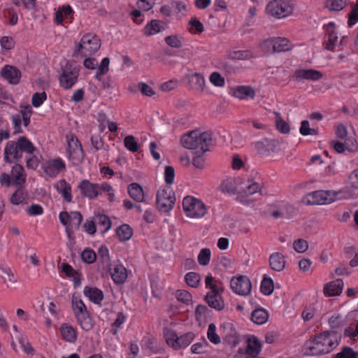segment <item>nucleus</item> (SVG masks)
Listing matches in <instances>:
<instances>
[{"label":"nucleus","mask_w":358,"mask_h":358,"mask_svg":"<svg viewBox=\"0 0 358 358\" xmlns=\"http://www.w3.org/2000/svg\"><path fill=\"white\" fill-rule=\"evenodd\" d=\"M209 80L216 87H223L225 83L224 78L218 72L212 73Z\"/></svg>","instance_id":"338daca9"},{"label":"nucleus","mask_w":358,"mask_h":358,"mask_svg":"<svg viewBox=\"0 0 358 358\" xmlns=\"http://www.w3.org/2000/svg\"><path fill=\"white\" fill-rule=\"evenodd\" d=\"M36 148L25 136H20L17 141L7 142L3 152L4 161L8 164L18 162L22 157V152L33 154Z\"/></svg>","instance_id":"f03ea898"},{"label":"nucleus","mask_w":358,"mask_h":358,"mask_svg":"<svg viewBox=\"0 0 358 358\" xmlns=\"http://www.w3.org/2000/svg\"><path fill=\"white\" fill-rule=\"evenodd\" d=\"M186 283L194 288L199 286L201 280L200 275L196 272H189L185 276Z\"/></svg>","instance_id":"49530a36"},{"label":"nucleus","mask_w":358,"mask_h":358,"mask_svg":"<svg viewBox=\"0 0 358 358\" xmlns=\"http://www.w3.org/2000/svg\"><path fill=\"white\" fill-rule=\"evenodd\" d=\"M164 334L168 345L175 350L178 338L177 333L174 330L166 328L164 330Z\"/></svg>","instance_id":"37998d69"},{"label":"nucleus","mask_w":358,"mask_h":358,"mask_svg":"<svg viewBox=\"0 0 358 358\" xmlns=\"http://www.w3.org/2000/svg\"><path fill=\"white\" fill-rule=\"evenodd\" d=\"M76 320L82 329L85 331H89L94 327V322L89 312L76 317Z\"/></svg>","instance_id":"7c9ffc66"},{"label":"nucleus","mask_w":358,"mask_h":358,"mask_svg":"<svg viewBox=\"0 0 358 358\" xmlns=\"http://www.w3.org/2000/svg\"><path fill=\"white\" fill-rule=\"evenodd\" d=\"M61 334L63 339L69 343H75L77 339V334L75 329L67 324L62 325Z\"/></svg>","instance_id":"c85d7f7f"},{"label":"nucleus","mask_w":358,"mask_h":358,"mask_svg":"<svg viewBox=\"0 0 358 358\" xmlns=\"http://www.w3.org/2000/svg\"><path fill=\"white\" fill-rule=\"evenodd\" d=\"M266 11L272 17L281 19L292 13L293 6L290 0H272L267 4Z\"/></svg>","instance_id":"423d86ee"},{"label":"nucleus","mask_w":358,"mask_h":358,"mask_svg":"<svg viewBox=\"0 0 358 358\" xmlns=\"http://www.w3.org/2000/svg\"><path fill=\"white\" fill-rule=\"evenodd\" d=\"M234 57H232V59H229L227 60L221 61L219 64V68L224 70L227 73L231 74L235 73L236 67L234 65Z\"/></svg>","instance_id":"603ef678"},{"label":"nucleus","mask_w":358,"mask_h":358,"mask_svg":"<svg viewBox=\"0 0 358 358\" xmlns=\"http://www.w3.org/2000/svg\"><path fill=\"white\" fill-rule=\"evenodd\" d=\"M348 183L351 188L358 189V169H355L348 177Z\"/></svg>","instance_id":"774afa93"},{"label":"nucleus","mask_w":358,"mask_h":358,"mask_svg":"<svg viewBox=\"0 0 358 358\" xmlns=\"http://www.w3.org/2000/svg\"><path fill=\"white\" fill-rule=\"evenodd\" d=\"M286 264L285 256L280 252L272 253L269 257V265L275 271H282Z\"/></svg>","instance_id":"5701e85b"},{"label":"nucleus","mask_w":358,"mask_h":358,"mask_svg":"<svg viewBox=\"0 0 358 358\" xmlns=\"http://www.w3.org/2000/svg\"><path fill=\"white\" fill-rule=\"evenodd\" d=\"M341 338V334L337 331H326L308 341L306 346L310 355L328 354L339 345Z\"/></svg>","instance_id":"f257e3e1"},{"label":"nucleus","mask_w":358,"mask_h":358,"mask_svg":"<svg viewBox=\"0 0 358 358\" xmlns=\"http://www.w3.org/2000/svg\"><path fill=\"white\" fill-rule=\"evenodd\" d=\"M27 196V193L22 188H19L12 194L10 201L13 205H20L26 201Z\"/></svg>","instance_id":"ea45409f"},{"label":"nucleus","mask_w":358,"mask_h":358,"mask_svg":"<svg viewBox=\"0 0 358 358\" xmlns=\"http://www.w3.org/2000/svg\"><path fill=\"white\" fill-rule=\"evenodd\" d=\"M210 260V250L208 248H203L201 250L198 255V262L200 265L206 266Z\"/></svg>","instance_id":"13d9d810"},{"label":"nucleus","mask_w":358,"mask_h":358,"mask_svg":"<svg viewBox=\"0 0 358 358\" xmlns=\"http://www.w3.org/2000/svg\"><path fill=\"white\" fill-rule=\"evenodd\" d=\"M70 224L72 227H74L75 229H78L83 221V216L78 211H72L70 213Z\"/></svg>","instance_id":"0e129e2a"},{"label":"nucleus","mask_w":358,"mask_h":358,"mask_svg":"<svg viewBox=\"0 0 358 358\" xmlns=\"http://www.w3.org/2000/svg\"><path fill=\"white\" fill-rule=\"evenodd\" d=\"M358 22V2L352 6L351 11L348 13V25L352 27Z\"/></svg>","instance_id":"680f3d73"},{"label":"nucleus","mask_w":358,"mask_h":358,"mask_svg":"<svg viewBox=\"0 0 358 358\" xmlns=\"http://www.w3.org/2000/svg\"><path fill=\"white\" fill-rule=\"evenodd\" d=\"M176 202L174 192L170 187L162 188L157 193L156 203L157 208L163 213H169Z\"/></svg>","instance_id":"6e6552de"},{"label":"nucleus","mask_w":358,"mask_h":358,"mask_svg":"<svg viewBox=\"0 0 358 358\" xmlns=\"http://www.w3.org/2000/svg\"><path fill=\"white\" fill-rule=\"evenodd\" d=\"M194 334L193 332H187L178 336V342L176 345L175 350L185 348L187 347L194 338Z\"/></svg>","instance_id":"e433bc0d"},{"label":"nucleus","mask_w":358,"mask_h":358,"mask_svg":"<svg viewBox=\"0 0 358 358\" xmlns=\"http://www.w3.org/2000/svg\"><path fill=\"white\" fill-rule=\"evenodd\" d=\"M23 171V167L18 164L13 166L12 173L17 184L21 185L22 182H24L25 181V178H22Z\"/></svg>","instance_id":"6e6d98bb"},{"label":"nucleus","mask_w":358,"mask_h":358,"mask_svg":"<svg viewBox=\"0 0 358 358\" xmlns=\"http://www.w3.org/2000/svg\"><path fill=\"white\" fill-rule=\"evenodd\" d=\"M162 27L160 21L157 20H152L144 27V34L145 36H152L161 31Z\"/></svg>","instance_id":"c9c22d12"},{"label":"nucleus","mask_w":358,"mask_h":358,"mask_svg":"<svg viewBox=\"0 0 358 358\" xmlns=\"http://www.w3.org/2000/svg\"><path fill=\"white\" fill-rule=\"evenodd\" d=\"M124 146L131 152H136L138 150V144L134 136L129 135L124 139Z\"/></svg>","instance_id":"864d4df0"},{"label":"nucleus","mask_w":358,"mask_h":358,"mask_svg":"<svg viewBox=\"0 0 358 358\" xmlns=\"http://www.w3.org/2000/svg\"><path fill=\"white\" fill-rule=\"evenodd\" d=\"M207 337L213 344H219L221 342L220 336L216 333V326L214 323L208 325Z\"/></svg>","instance_id":"de8ad7c7"},{"label":"nucleus","mask_w":358,"mask_h":358,"mask_svg":"<svg viewBox=\"0 0 358 358\" xmlns=\"http://www.w3.org/2000/svg\"><path fill=\"white\" fill-rule=\"evenodd\" d=\"M45 173L50 178L56 177L62 171H65L66 164L59 157L49 159L42 164Z\"/></svg>","instance_id":"f8f14e48"},{"label":"nucleus","mask_w":358,"mask_h":358,"mask_svg":"<svg viewBox=\"0 0 358 358\" xmlns=\"http://www.w3.org/2000/svg\"><path fill=\"white\" fill-rule=\"evenodd\" d=\"M189 24L191 26L189 31L194 34H199L203 31L204 27L203 24L196 17L192 18L189 21Z\"/></svg>","instance_id":"4d7b16f0"},{"label":"nucleus","mask_w":358,"mask_h":358,"mask_svg":"<svg viewBox=\"0 0 358 358\" xmlns=\"http://www.w3.org/2000/svg\"><path fill=\"white\" fill-rule=\"evenodd\" d=\"M81 194L90 200L99 196L98 183H92L88 180H83L78 186Z\"/></svg>","instance_id":"4468645a"},{"label":"nucleus","mask_w":358,"mask_h":358,"mask_svg":"<svg viewBox=\"0 0 358 358\" xmlns=\"http://www.w3.org/2000/svg\"><path fill=\"white\" fill-rule=\"evenodd\" d=\"M176 296L178 301L187 305L189 304L192 300V294L187 290L184 289L178 290L176 292Z\"/></svg>","instance_id":"bf43d9fd"},{"label":"nucleus","mask_w":358,"mask_h":358,"mask_svg":"<svg viewBox=\"0 0 358 358\" xmlns=\"http://www.w3.org/2000/svg\"><path fill=\"white\" fill-rule=\"evenodd\" d=\"M337 194H332L330 191L317 190L307 194L304 199L308 205H323L333 202Z\"/></svg>","instance_id":"9d476101"},{"label":"nucleus","mask_w":358,"mask_h":358,"mask_svg":"<svg viewBox=\"0 0 358 358\" xmlns=\"http://www.w3.org/2000/svg\"><path fill=\"white\" fill-rule=\"evenodd\" d=\"M32 112V108L30 105L20 106L21 119L22 118L24 127H27L30 124V118Z\"/></svg>","instance_id":"8fccbe9b"},{"label":"nucleus","mask_w":358,"mask_h":358,"mask_svg":"<svg viewBox=\"0 0 358 358\" xmlns=\"http://www.w3.org/2000/svg\"><path fill=\"white\" fill-rule=\"evenodd\" d=\"M332 358H355V351L352 348L345 346L340 352L335 355Z\"/></svg>","instance_id":"69168bd1"},{"label":"nucleus","mask_w":358,"mask_h":358,"mask_svg":"<svg viewBox=\"0 0 358 358\" xmlns=\"http://www.w3.org/2000/svg\"><path fill=\"white\" fill-rule=\"evenodd\" d=\"M128 193L129 196L136 201L141 202L144 199V193L142 187L138 183H131L128 186Z\"/></svg>","instance_id":"cd10ccee"},{"label":"nucleus","mask_w":358,"mask_h":358,"mask_svg":"<svg viewBox=\"0 0 358 358\" xmlns=\"http://www.w3.org/2000/svg\"><path fill=\"white\" fill-rule=\"evenodd\" d=\"M230 287L234 293L248 296L252 290V282L247 276L239 275L231 278Z\"/></svg>","instance_id":"9b49d317"},{"label":"nucleus","mask_w":358,"mask_h":358,"mask_svg":"<svg viewBox=\"0 0 358 358\" xmlns=\"http://www.w3.org/2000/svg\"><path fill=\"white\" fill-rule=\"evenodd\" d=\"M47 94L45 92H36L33 94L31 99V103L33 106L38 108L41 106L43 103L46 100Z\"/></svg>","instance_id":"e2e57ef3"},{"label":"nucleus","mask_w":358,"mask_h":358,"mask_svg":"<svg viewBox=\"0 0 358 358\" xmlns=\"http://www.w3.org/2000/svg\"><path fill=\"white\" fill-rule=\"evenodd\" d=\"M62 271L65 275L69 278H73V282L75 286H79L80 285V278L79 277V273L73 268V267L69 264L68 263H62Z\"/></svg>","instance_id":"2f4dec72"},{"label":"nucleus","mask_w":358,"mask_h":358,"mask_svg":"<svg viewBox=\"0 0 358 358\" xmlns=\"http://www.w3.org/2000/svg\"><path fill=\"white\" fill-rule=\"evenodd\" d=\"M66 141L68 143L67 152L82 148L80 142L73 134L66 135Z\"/></svg>","instance_id":"3c124183"},{"label":"nucleus","mask_w":358,"mask_h":358,"mask_svg":"<svg viewBox=\"0 0 358 358\" xmlns=\"http://www.w3.org/2000/svg\"><path fill=\"white\" fill-rule=\"evenodd\" d=\"M116 234L121 241H127L131 238L133 230L129 224H124L117 229Z\"/></svg>","instance_id":"f704fd0d"},{"label":"nucleus","mask_w":358,"mask_h":358,"mask_svg":"<svg viewBox=\"0 0 358 358\" xmlns=\"http://www.w3.org/2000/svg\"><path fill=\"white\" fill-rule=\"evenodd\" d=\"M249 184L245 187V189L240 192L236 197V200L243 203H247L246 196L252 195L257 192H261L262 185L257 182H253L252 180H248Z\"/></svg>","instance_id":"f3484780"},{"label":"nucleus","mask_w":358,"mask_h":358,"mask_svg":"<svg viewBox=\"0 0 358 358\" xmlns=\"http://www.w3.org/2000/svg\"><path fill=\"white\" fill-rule=\"evenodd\" d=\"M67 152L69 159L73 162L74 165H79L83 162L85 153L83 148L78 149L76 148V150H73Z\"/></svg>","instance_id":"4c0bfd02"},{"label":"nucleus","mask_w":358,"mask_h":358,"mask_svg":"<svg viewBox=\"0 0 358 358\" xmlns=\"http://www.w3.org/2000/svg\"><path fill=\"white\" fill-rule=\"evenodd\" d=\"M166 43L174 48H180L182 46L183 37L174 34L166 36L164 38Z\"/></svg>","instance_id":"c03bdc74"},{"label":"nucleus","mask_w":358,"mask_h":358,"mask_svg":"<svg viewBox=\"0 0 358 358\" xmlns=\"http://www.w3.org/2000/svg\"><path fill=\"white\" fill-rule=\"evenodd\" d=\"M189 83L192 87L195 90L201 93L203 92L205 87V79L203 76L199 73H194L189 78Z\"/></svg>","instance_id":"bb28decb"},{"label":"nucleus","mask_w":358,"mask_h":358,"mask_svg":"<svg viewBox=\"0 0 358 358\" xmlns=\"http://www.w3.org/2000/svg\"><path fill=\"white\" fill-rule=\"evenodd\" d=\"M268 318V312L263 308H257L251 314L252 321L257 324H263L266 322Z\"/></svg>","instance_id":"c756f323"},{"label":"nucleus","mask_w":358,"mask_h":358,"mask_svg":"<svg viewBox=\"0 0 358 358\" xmlns=\"http://www.w3.org/2000/svg\"><path fill=\"white\" fill-rule=\"evenodd\" d=\"M1 76L11 85L20 83L22 76L21 71L15 66L6 65L1 71Z\"/></svg>","instance_id":"2eb2a0df"},{"label":"nucleus","mask_w":358,"mask_h":358,"mask_svg":"<svg viewBox=\"0 0 358 358\" xmlns=\"http://www.w3.org/2000/svg\"><path fill=\"white\" fill-rule=\"evenodd\" d=\"M275 45V39L273 38H268L262 41L260 44V48L262 50L267 54L275 53V50H273Z\"/></svg>","instance_id":"052dcab7"},{"label":"nucleus","mask_w":358,"mask_h":358,"mask_svg":"<svg viewBox=\"0 0 358 358\" xmlns=\"http://www.w3.org/2000/svg\"><path fill=\"white\" fill-rule=\"evenodd\" d=\"M323 29L326 36L328 37V41L324 43V48L328 50L334 51L335 43L338 39L337 32L336 31V24L334 22H330L324 24Z\"/></svg>","instance_id":"dca6fc26"},{"label":"nucleus","mask_w":358,"mask_h":358,"mask_svg":"<svg viewBox=\"0 0 358 358\" xmlns=\"http://www.w3.org/2000/svg\"><path fill=\"white\" fill-rule=\"evenodd\" d=\"M275 45L273 50L275 52H286L291 49L289 41L286 38H274Z\"/></svg>","instance_id":"58836bf2"},{"label":"nucleus","mask_w":358,"mask_h":358,"mask_svg":"<svg viewBox=\"0 0 358 358\" xmlns=\"http://www.w3.org/2000/svg\"><path fill=\"white\" fill-rule=\"evenodd\" d=\"M93 217L96 227L99 228L101 234L106 233L110 229L111 221L107 215L104 214H97Z\"/></svg>","instance_id":"393cba45"},{"label":"nucleus","mask_w":358,"mask_h":358,"mask_svg":"<svg viewBox=\"0 0 358 358\" xmlns=\"http://www.w3.org/2000/svg\"><path fill=\"white\" fill-rule=\"evenodd\" d=\"M212 141V132L208 131L202 133L191 131L182 136L180 138L181 144L184 148L197 150L196 152L201 155L209 150Z\"/></svg>","instance_id":"7ed1b4c3"},{"label":"nucleus","mask_w":358,"mask_h":358,"mask_svg":"<svg viewBox=\"0 0 358 358\" xmlns=\"http://www.w3.org/2000/svg\"><path fill=\"white\" fill-rule=\"evenodd\" d=\"M183 210L186 215L192 218L203 217L207 213V209L202 201L191 196H187L182 201Z\"/></svg>","instance_id":"0eeeda50"},{"label":"nucleus","mask_w":358,"mask_h":358,"mask_svg":"<svg viewBox=\"0 0 358 358\" xmlns=\"http://www.w3.org/2000/svg\"><path fill=\"white\" fill-rule=\"evenodd\" d=\"M276 117V127L278 131L282 134H287L289 132L290 128L288 123H287L281 117L280 113H274Z\"/></svg>","instance_id":"09e8293b"},{"label":"nucleus","mask_w":358,"mask_h":358,"mask_svg":"<svg viewBox=\"0 0 358 358\" xmlns=\"http://www.w3.org/2000/svg\"><path fill=\"white\" fill-rule=\"evenodd\" d=\"M274 289L273 280L267 276H264L261 283L260 289L263 294L269 296L271 295Z\"/></svg>","instance_id":"a19ab883"},{"label":"nucleus","mask_w":358,"mask_h":358,"mask_svg":"<svg viewBox=\"0 0 358 358\" xmlns=\"http://www.w3.org/2000/svg\"><path fill=\"white\" fill-rule=\"evenodd\" d=\"M81 259L88 264H92L96 259V254L92 249L86 248L81 253Z\"/></svg>","instance_id":"5fc2aeb1"},{"label":"nucleus","mask_w":358,"mask_h":358,"mask_svg":"<svg viewBox=\"0 0 358 358\" xmlns=\"http://www.w3.org/2000/svg\"><path fill=\"white\" fill-rule=\"evenodd\" d=\"M72 309L76 317L88 313L86 306L81 299H78L74 295L72 297Z\"/></svg>","instance_id":"72a5a7b5"},{"label":"nucleus","mask_w":358,"mask_h":358,"mask_svg":"<svg viewBox=\"0 0 358 358\" xmlns=\"http://www.w3.org/2000/svg\"><path fill=\"white\" fill-rule=\"evenodd\" d=\"M101 47V41L97 36L92 34H85L73 53V57L80 55L83 57L91 56Z\"/></svg>","instance_id":"20e7f679"},{"label":"nucleus","mask_w":358,"mask_h":358,"mask_svg":"<svg viewBox=\"0 0 358 358\" xmlns=\"http://www.w3.org/2000/svg\"><path fill=\"white\" fill-rule=\"evenodd\" d=\"M205 301L210 308L217 310L220 311L224 308V302L221 296L215 297L214 296L206 295Z\"/></svg>","instance_id":"473e14b6"},{"label":"nucleus","mask_w":358,"mask_h":358,"mask_svg":"<svg viewBox=\"0 0 358 358\" xmlns=\"http://www.w3.org/2000/svg\"><path fill=\"white\" fill-rule=\"evenodd\" d=\"M55 187L65 201L67 203L72 201L71 186L64 179L59 180Z\"/></svg>","instance_id":"4be33fe9"},{"label":"nucleus","mask_w":358,"mask_h":358,"mask_svg":"<svg viewBox=\"0 0 358 358\" xmlns=\"http://www.w3.org/2000/svg\"><path fill=\"white\" fill-rule=\"evenodd\" d=\"M322 78L323 73L321 71L313 69H296L294 74V80L298 82L302 80L317 81Z\"/></svg>","instance_id":"ddd939ff"},{"label":"nucleus","mask_w":358,"mask_h":358,"mask_svg":"<svg viewBox=\"0 0 358 358\" xmlns=\"http://www.w3.org/2000/svg\"><path fill=\"white\" fill-rule=\"evenodd\" d=\"M262 348V344L258 338L255 336H251L248 338V345L244 357H257Z\"/></svg>","instance_id":"aec40b11"},{"label":"nucleus","mask_w":358,"mask_h":358,"mask_svg":"<svg viewBox=\"0 0 358 358\" xmlns=\"http://www.w3.org/2000/svg\"><path fill=\"white\" fill-rule=\"evenodd\" d=\"M343 288V281L338 278L325 284L323 292L327 296H338L342 293Z\"/></svg>","instance_id":"a211bd4d"},{"label":"nucleus","mask_w":358,"mask_h":358,"mask_svg":"<svg viewBox=\"0 0 358 358\" xmlns=\"http://www.w3.org/2000/svg\"><path fill=\"white\" fill-rule=\"evenodd\" d=\"M115 284H122L127 278V271L122 264L115 265L113 268L110 266V269L107 270Z\"/></svg>","instance_id":"6ab92c4d"},{"label":"nucleus","mask_w":358,"mask_h":358,"mask_svg":"<svg viewBox=\"0 0 358 358\" xmlns=\"http://www.w3.org/2000/svg\"><path fill=\"white\" fill-rule=\"evenodd\" d=\"M346 6V0H327L326 7L331 11H340Z\"/></svg>","instance_id":"a18cd8bd"},{"label":"nucleus","mask_w":358,"mask_h":358,"mask_svg":"<svg viewBox=\"0 0 358 358\" xmlns=\"http://www.w3.org/2000/svg\"><path fill=\"white\" fill-rule=\"evenodd\" d=\"M83 293L95 304H99L103 299V292L96 287L87 286L84 288Z\"/></svg>","instance_id":"a878e982"},{"label":"nucleus","mask_w":358,"mask_h":358,"mask_svg":"<svg viewBox=\"0 0 358 358\" xmlns=\"http://www.w3.org/2000/svg\"><path fill=\"white\" fill-rule=\"evenodd\" d=\"M220 331L224 345L234 348L238 345L240 335L233 323L229 322L223 323L220 327Z\"/></svg>","instance_id":"1a4fd4ad"},{"label":"nucleus","mask_w":358,"mask_h":358,"mask_svg":"<svg viewBox=\"0 0 358 358\" xmlns=\"http://www.w3.org/2000/svg\"><path fill=\"white\" fill-rule=\"evenodd\" d=\"M233 94L239 99H249L255 97V92L250 86L241 85L234 89Z\"/></svg>","instance_id":"b1692460"},{"label":"nucleus","mask_w":358,"mask_h":358,"mask_svg":"<svg viewBox=\"0 0 358 358\" xmlns=\"http://www.w3.org/2000/svg\"><path fill=\"white\" fill-rule=\"evenodd\" d=\"M80 66L75 63L67 61L64 66L62 67V73L59 77L60 86L69 90L78 82L80 74Z\"/></svg>","instance_id":"39448f33"},{"label":"nucleus","mask_w":358,"mask_h":358,"mask_svg":"<svg viewBox=\"0 0 358 358\" xmlns=\"http://www.w3.org/2000/svg\"><path fill=\"white\" fill-rule=\"evenodd\" d=\"M96 258L98 259L99 267H101L103 270L110 269L111 263L109 251L106 245H101L99 248Z\"/></svg>","instance_id":"412c9836"},{"label":"nucleus","mask_w":358,"mask_h":358,"mask_svg":"<svg viewBox=\"0 0 358 358\" xmlns=\"http://www.w3.org/2000/svg\"><path fill=\"white\" fill-rule=\"evenodd\" d=\"M274 141L264 139L262 141H257L255 144V148L257 151L262 155H268L270 152L269 146L273 145Z\"/></svg>","instance_id":"79ce46f5"}]
</instances>
